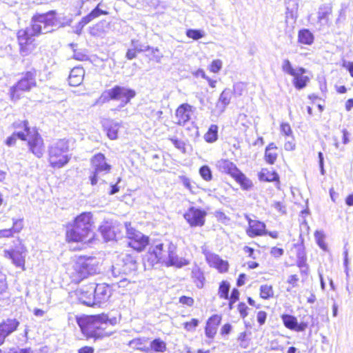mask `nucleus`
<instances>
[{"label": "nucleus", "instance_id": "9b49d317", "mask_svg": "<svg viewBox=\"0 0 353 353\" xmlns=\"http://www.w3.org/2000/svg\"><path fill=\"white\" fill-rule=\"evenodd\" d=\"M194 108L188 103L180 104L174 111L172 122L176 126H184L192 119Z\"/></svg>", "mask_w": 353, "mask_h": 353}, {"label": "nucleus", "instance_id": "72a5a7b5", "mask_svg": "<svg viewBox=\"0 0 353 353\" xmlns=\"http://www.w3.org/2000/svg\"><path fill=\"white\" fill-rule=\"evenodd\" d=\"M13 128H14V131L13 132L11 136L8 137L6 139L5 141L6 144L9 147L14 145L18 139L22 141L26 140L27 134H26V131H24V130L21 128V126L18 127L17 128H15L14 126Z\"/></svg>", "mask_w": 353, "mask_h": 353}, {"label": "nucleus", "instance_id": "f3484780", "mask_svg": "<svg viewBox=\"0 0 353 353\" xmlns=\"http://www.w3.org/2000/svg\"><path fill=\"white\" fill-rule=\"evenodd\" d=\"M135 96V90L126 87L115 86L112 89V100L118 101L121 107L128 103Z\"/></svg>", "mask_w": 353, "mask_h": 353}, {"label": "nucleus", "instance_id": "3c124183", "mask_svg": "<svg viewBox=\"0 0 353 353\" xmlns=\"http://www.w3.org/2000/svg\"><path fill=\"white\" fill-rule=\"evenodd\" d=\"M199 324V321L197 319L192 318L190 321L184 322L183 326L187 332H192L195 330Z\"/></svg>", "mask_w": 353, "mask_h": 353}, {"label": "nucleus", "instance_id": "4468645a", "mask_svg": "<svg viewBox=\"0 0 353 353\" xmlns=\"http://www.w3.org/2000/svg\"><path fill=\"white\" fill-rule=\"evenodd\" d=\"M74 270L80 279L85 278L89 274L97 272L95 259L92 257H81L74 265Z\"/></svg>", "mask_w": 353, "mask_h": 353}, {"label": "nucleus", "instance_id": "bb28decb", "mask_svg": "<svg viewBox=\"0 0 353 353\" xmlns=\"http://www.w3.org/2000/svg\"><path fill=\"white\" fill-rule=\"evenodd\" d=\"M74 224L81 228V230L92 236V238L93 237L92 232V214L90 212H83L81 214L75 219Z\"/></svg>", "mask_w": 353, "mask_h": 353}, {"label": "nucleus", "instance_id": "774afa93", "mask_svg": "<svg viewBox=\"0 0 353 353\" xmlns=\"http://www.w3.org/2000/svg\"><path fill=\"white\" fill-rule=\"evenodd\" d=\"M342 67L345 68L350 72V76L353 78V62L343 61Z\"/></svg>", "mask_w": 353, "mask_h": 353}, {"label": "nucleus", "instance_id": "a878e982", "mask_svg": "<svg viewBox=\"0 0 353 353\" xmlns=\"http://www.w3.org/2000/svg\"><path fill=\"white\" fill-rule=\"evenodd\" d=\"M307 70L303 67L296 68V72L292 75L294 87L298 90L305 88L310 81V77L305 75Z\"/></svg>", "mask_w": 353, "mask_h": 353}, {"label": "nucleus", "instance_id": "37998d69", "mask_svg": "<svg viewBox=\"0 0 353 353\" xmlns=\"http://www.w3.org/2000/svg\"><path fill=\"white\" fill-rule=\"evenodd\" d=\"M314 237L318 245L324 251L327 250V246L325 241V234L323 232L315 231Z\"/></svg>", "mask_w": 353, "mask_h": 353}, {"label": "nucleus", "instance_id": "2eb2a0df", "mask_svg": "<svg viewBox=\"0 0 353 353\" xmlns=\"http://www.w3.org/2000/svg\"><path fill=\"white\" fill-rule=\"evenodd\" d=\"M230 288V285L228 281H221L218 288V296L221 299L228 300L229 307L231 309L233 305L239 301L240 292L237 288H234L232 290L230 295H229Z\"/></svg>", "mask_w": 353, "mask_h": 353}, {"label": "nucleus", "instance_id": "4c0bfd02", "mask_svg": "<svg viewBox=\"0 0 353 353\" xmlns=\"http://www.w3.org/2000/svg\"><path fill=\"white\" fill-rule=\"evenodd\" d=\"M274 287L271 284H263L259 287V297L263 300H270L274 297Z\"/></svg>", "mask_w": 353, "mask_h": 353}, {"label": "nucleus", "instance_id": "f03ea898", "mask_svg": "<svg viewBox=\"0 0 353 353\" xmlns=\"http://www.w3.org/2000/svg\"><path fill=\"white\" fill-rule=\"evenodd\" d=\"M108 285L104 283L96 285L90 283L78 288L75 294L79 301L87 306H94L107 300L110 295L107 294Z\"/></svg>", "mask_w": 353, "mask_h": 353}, {"label": "nucleus", "instance_id": "6e6552de", "mask_svg": "<svg viewBox=\"0 0 353 353\" xmlns=\"http://www.w3.org/2000/svg\"><path fill=\"white\" fill-rule=\"evenodd\" d=\"M296 256V265L299 268L302 281L307 279L310 274V266L305 247L303 243L294 244L290 250Z\"/></svg>", "mask_w": 353, "mask_h": 353}, {"label": "nucleus", "instance_id": "7c9ffc66", "mask_svg": "<svg viewBox=\"0 0 353 353\" xmlns=\"http://www.w3.org/2000/svg\"><path fill=\"white\" fill-rule=\"evenodd\" d=\"M84 74L85 71L83 68L75 67L72 69L68 77V82L70 85L78 86L81 85L83 81Z\"/></svg>", "mask_w": 353, "mask_h": 353}, {"label": "nucleus", "instance_id": "ea45409f", "mask_svg": "<svg viewBox=\"0 0 353 353\" xmlns=\"http://www.w3.org/2000/svg\"><path fill=\"white\" fill-rule=\"evenodd\" d=\"M103 13L101 10L97 7L89 14L81 19V21L79 23V26L80 28H83L86 24Z\"/></svg>", "mask_w": 353, "mask_h": 353}, {"label": "nucleus", "instance_id": "c9c22d12", "mask_svg": "<svg viewBox=\"0 0 353 353\" xmlns=\"http://www.w3.org/2000/svg\"><path fill=\"white\" fill-rule=\"evenodd\" d=\"M167 345L166 343L161 339L160 338H157L152 340L150 346L144 350L145 352H164L166 351Z\"/></svg>", "mask_w": 353, "mask_h": 353}, {"label": "nucleus", "instance_id": "f8f14e48", "mask_svg": "<svg viewBox=\"0 0 353 353\" xmlns=\"http://www.w3.org/2000/svg\"><path fill=\"white\" fill-rule=\"evenodd\" d=\"M91 163L94 171L93 174L90 176V181L92 185H95L101 176L109 172L110 165L106 163L104 155L101 153L92 159Z\"/></svg>", "mask_w": 353, "mask_h": 353}, {"label": "nucleus", "instance_id": "e433bc0d", "mask_svg": "<svg viewBox=\"0 0 353 353\" xmlns=\"http://www.w3.org/2000/svg\"><path fill=\"white\" fill-rule=\"evenodd\" d=\"M191 278L193 283L198 288H202L204 286L205 278L201 269L196 267L192 270Z\"/></svg>", "mask_w": 353, "mask_h": 353}, {"label": "nucleus", "instance_id": "2f4dec72", "mask_svg": "<svg viewBox=\"0 0 353 353\" xmlns=\"http://www.w3.org/2000/svg\"><path fill=\"white\" fill-rule=\"evenodd\" d=\"M297 41L301 45L311 46L314 41V36L309 29L303 28L298 32Z\"/></svg>", "mask_w": 353, "mask_h": 353}, {"label": "nucleus", "instance_id": "de8ad7c7", "mask_svg": "<svg viewBox=\"0 0 353 353\" xmlns=\"http://www.w3.org/2000/svg\"><path fill=\"white\" fill-rule=\"evenodd\" d=\"M223 67V62L221 59H216L212 61L208 65L210 72L216 74L219 73Z\"/></svg>", "mask_w": 353, "mask_h": 353}, {"label": "nucleus", "instance_id": "412c9836", "mask_svg": "<svg viewBox=\"0 0 353 353\" xmlns=\"http://www.w3.org/2000/svg\"><path fill=\"white\" fill-rule=\"evenodd\" d=\"M92 236L87 234L81 230V228L74 224L70 225L66 231V240L68 242H88L92 239Z\"/></svg>", "mask_w": 353, "mask_h": 353}, {"label": "nucleus", "instance_id": "a19ab883", "mask_svg": "<svg viewBox=\"0 0 353 353\" xmlns=\"http://www.w3.org/2000/svg\"><path fill=\"white\" fill-rule=\"evenodd\" d=\"M110 29V22L103 21L95 25L92 28V32L98 36H102L104 33L108 32Z\"/></svg>", "mask_w": 353, "mask_h": 353}, {"label": "nucleus", "instance_id": "39448f33", "mask_svg": "<svg viewBox=\"0 0 353 353\" xmlns=\"http://www.w3.org/2000/svg\"><path fill=\"white\" fill-rule=\"evenodd\" d=\"M12 126L15 128L21 126L27 134L26 141H28L29 151L37 158L42 157L45 150L43 140L37 131L30 130L28 122L27 121H17L12 124Z\"/></svg>", "mask_w": 353, "mask_h": 353}, {"label": "nucleus", "instance_id": "20e7f679", "mask_svg": "<svg viewBox=\"0 0 353 353\" xmlns=\"http://www.w3.org/2000/svg\"><path fill=\"white\" fill-rule=\"evenodd\" d=\"M69 145L65 139H59L52 143L48 148L49 163L54 168L65 166L70 160L68 154Z\"/></svg>", "mask_w": 353, "mask_h": 353}, {"label": "nucleus", "instance_id": "473e14b6", "mask_svg": "<svg viewBox=\"0 0 353 353\" xmlns=\"http://www.w3.org/2000/svg\"><path fill=\"white\" fill-rule=\"evenodd\" d=\"M232 179L240 185L241 188L243 190H251L254 184L251 179L246 176V175L239 170Z\"/></svg>", "mask_w": 353, "mask_h": 353}, {"label": "nucleus", "instance_id": "13d9d810", "mask_svg": "<svg viewBox=\"0 0 353 353\" xmlns=\"http://www.w3.org/2000/svg\"><path fill=\"white\" fill-rule=\"evenodd\" d=\"M268 317V313L265 311L261 310L256 313V321L259 325L265 323Z\"/></svg>", "mask_w": 353, "mask_h": 353}, {"label": "nucleus", "instance_id": "c03bdc74", "mask_svg": "<svg viewBox=\"0 0 353 353\" xmlns=\"http://www.w3.org/2000/svg\"><path fill=\"white\" fill-rule=\"evenodd\" d=\"M281 134L285 137H293V130L288 122H281L280 124Z\"/></svg>", "mask_w": 353, "mask_h": 353}, {"label": "nucleus", "instance_id": "a211bd4d", "mask_svg": "<svg viewBox=\"0 0 353 353\" xmlns=\"http://www.w3.org/2000/svg\"><path fill=\"white\" fill-rule=\"evenodd\" d=\"M222 315L221 314H214L211 315L206 321L204 327V332L209 342L214 341L218 332V328L222 321Z\"/></svg>", "mask_w": 353, "mask_h": 353}, {"label": "nucleus", "instance_id": "0eeeda50", "mask_svg": "<svg viewBox=\"0 0 353 353\" xmlns=\"http://www.w3.org/2000/svg\"><path fill=\"white\" fill-rule=\"evenodd\" d=\"M128 246L137 252H143L150 243V237L132 227L126 228Z\"/></svg>", "mask_w": 353, "mask_h": 353}, {"label": "nucleus", "instance_id": "7ed1b4c3", "mask_svg": "<svg viewBox=\"0 0 353 353\" xmlns=\"http://www.w3.org/2000/svg\"><path fill=\"white\" fill-rule=\"evenodd\" d=\"M65 22H61L60 19H57L56 12L51 10L45 14H40L34 16L32 18V34L37 35L40 34H46L51 32L57 28L70 26L72 19H66Z\"/></svg>", "mask_w": 353, "mask_h": 353}, {"label": "nucleus", "instance_id": "864d4df0", "mask_svg": "<svg viewBox=\"0 0 353 353\" xmlns=\"http://www.w3.org/2000/svg\"><path fill=\"white\" fill-rule=\"evenodd\" d=\"M145 49H142L138 46H134L133 48H130L127 50L125 57L128 60H132L137 57V54L143 52Z\"/></svg>", "mask_w": 353, "mask_h": 353}, {"label": "nucleus", "instance_id": "6e6d98bb", "mask_svg": "<svg viewBox=\"0 0 353 353\" xmlns=\"http://www.w3.org/2000/svg\"><path fill=\"white\" fill-rule=\"evenodd\" d=\"M230 99L231 96L229 90L225 89L221 93L219 100L223 105H227L230 103Z\"/></svg>", "mask_w": 353, "mask_h": 353}, {"label": "nucleus", "instance_id": "4be33fe9", "mask_svg": "<svg viewBox=\"0 0 353 353\" xmlns=\"http://www.w3.org/2000/svg\"><path fill=\"white\" fill-rule=\"evenodd\" d=\"M166 253L167 252L164 250V244L159 243L148 250L146 253L147 260L152 265L163 263Z\"/></svg>", "mask_w": 353, "mask_h": 353}, {"label": "nucleus", "instance_id": "8fccbe9b", "mask_svg": "<svg viewBox=\"0 0 353 353\" xmlns=\"http://www.w3.org/2000/svg\"><path fill=\"white\" fill-rule=\"evenodd\" d=\"M186 36L193 40H198L204 37V33L200 30L188 29L185 32Z\"/></svg>", "mask_w": 353, "mask_h": 353}, {"label": "nucleus", "instance_id": "0e129e2a", "mask_svg": "<svg viewBox=\"0 0 353 353\" xmlns=\"http://www.w3.org/2000/svg\"><path fill=\"white\" fill-rule=\"evenodd\" d=\"M181 181L182 182L183 185L190 191H192L193 186L192 184L191 180L185 176H181L179 177Z\"/></svg>", "mask_w": 353, "mask_h": 353}, {"label": "nucleus", "instance_id": "f257e3e1", "mask_svg": "<svg viewBox=\"0 0 353 353\" xmlns=\"http://www.w3.org/2000/svg\"><path fill=\"white\" fill-rule=\"evenodd\" d=\"M108 316L105 314L84 316L77 318V321L82 333L88 338L100 339L107 335Z\"/></svg>", "mask_w": 353, "mask_h": 353}, {"label": "nucleus", "instance_id": "dca6fc26", "mask_svg": "<svg viewBox=\"0 0 353 353\" xmlns=\"http://www.w3.org/2000/svg\"><path fill=\"white\" fill-rule=\"evenodd\" d=\"M248 225L245 228V234L250 238L264 236V232L267 227L265 222L256 219H252L249 215H245Z\"/></svg>", "mask_w": 353, "mask_h": 353}, {"label": "nucleus", "instance_id": "a18cd8bd", "mask_svg": "<svg viewBox=\"0 0 353 353\" xmlns=\"http://www.w3.org/2000/svg\"><path fill=\"white\" fill-rule=\"evenodd\" d=\"M199 172L201 178L205 181H210L212 179V173L209 166L202 165L199 168Z\"/></svg>", "mask_w": 353, "mask_h": 353}, {"label": "nucleus", "instance_id": "6ab92c4d", "mask_svg": "<svg viewBox=\"0 0 353 353\" xmlns=\"http://www.w3.org/2000/svg\"><path fill=\"white\" fill-rule=\"evenodd\" d=\"M280 317L285 327L290 330L301 332L305 331L309 327L307 322L301 321L299 323L297 318L292 314L284 313Z\"/></svg>", "mask_w": 353, "mask_h": 353}, {"label": "nucleus", "instance_id": "58836bf2", "mask_svg": "<svg viewBox=\"0 0 353 353\" xmlns=\"http://www.w3.org/2000/svg\"><path fill=\"white\" fill-rule=\"evenodd\" d=\"M218 125L212 124L203 136L205 142L212 143L218 139Z\"/></svg>", "mask_w": 353, "mask_h": 353}, {"label": "nucleus", "instance_id": "393cba45", "mask_svg": "<svg viewBox=\"0 0 353 353\" xmlns=\"http://www.w3.org/2000/svg\"><path fill=\"white\" fill-rule=\"evenodd\" d=\"M258 179L262 182L274 183L277 188H279L281 185L279 174L272 168H261L258 172Z\"/></svg>", "mask_w": 353, "mask_h": 353}, {"label": "nucleus", "instance_id": "5701e85b", "mask_svg": "<svg viewBox=\"0 0 353 353\" xmlns=\"http://www.w3.org/2000/svg\"><path fill=\"white\" fill-rule=\"evenodd\" d=\"M19 325L15 319H8L0 323V345H3L7 336L14 332Z\"/></svg>", "mask_w": 353, "mask_h": 353}, {"label": "nucleus", "instance_id": "e2e57ef3", "mask_svg": "<svg viewBox=\"0 0 353 353\" xmlns=\"http://www.w3.org/2000/svg\"><path fill=\"white\" fill-rule=\"evenodd\" d=\"M243 251L244 252V254H245V256L247 257H249L252 259H256V256H255V254H254V249L250 247V246H248V245H245L243 248Z\"/></svg>", "mask_w": 353, "mask_h": 353}, {"label": "nucleus", "instance_id": "cd10ccee", "mask_svg": "<svg viewBox=\"0 0 353 353\" xmlns=\"http://www.w3.org/2000/svg\"><path fill=\"white\" fill-rule=\"evenodd\" d=\"M216 167L220 172L232 178L240 170L234 163L227 159H221L218 161Z\"/></svg>", "mask_w": 353, "mask_h": 353}, {"label": "nucleus", "instance_id": "603ef678", "mask_svg": "<svg viewBox=\"0 0 353 353\" xmlns=\"http://www.w3.org/2000/svg\"><path fill=\"white\" fill-rule=\"evenodd\" d=\"M168 139L172 143L174 147L182 153L186 152V144L183 140L175 137H170Z\"/></svg>", "mask_w": 353, "mask_h": 353}, {"label": "nucleus", "instance_id": "423d86ee", "mask_svg": "<svg viewBox=\"0 0 353 353\" xmlns=\"http://www.w3.org/2000/svg\"><path fill=\"white\" fill-rule=\"evenodd\" d=\"M27 249L19 239L14 241V247L6 249L3 251V256L10 259L12 263L17 268L25 270L26 257Z\"/></svg>", "mask_w": 353, "mask_h": 353}, {"label": "nucleus", "instance_id": "c85d7f7f", "mask_svg": "<svg viewBox=\"0 0 353 353\" xmlns=\"http://www.w3.org/2000/svg\"><path fill=\"white\" fill-rule=\"evenodd\" d=\"M279 148L274 142L269 143L265 148L264 161L268 165H274L277 161Z\"/></svg>", "mask_w": 353, "mask_h": 353}, {"label": "nucleus", "instance_id": "680f3d73", "mask_svg": "<svg viewBox=\"0 0 353 353\" xmlns=\"http://www.w3.org/2000/svg\"><path fill=\"white\" fill-rule=\"evenodd\" d=\"M284 254V250L281 248L274 246L270 249V254L274 258H279Z\"/></svg>", "mask_w": 353, "mask_h": 353}, {"label": "nucleus", "instance_id": "bf43d9fd", "mask_svg": "<svg viewBox=\"0 0 353 353\" xmlns=\"http://www.w3.org/2000/svg\"><path fill=\"white\" fill-rule=\"evenodd\" d=\"M292 140L285 141L284 143V150L288 152H292L296 150V143L295 142L294 137H291Z\"/></svg>", "mask_w": 353, "mask_h": 353}, {"label": "nucleus", "instance_id": "69168bd1", "mask_svg": "<svg viewBox=\"0 0 353 353\" xmlns=\"http://www.w3.org/2000/svg\"><path fill=\"white\" fill-rule=\"evenodd\" d=\"M245 90V85L243 83H239L234 86V93L237 95H242Z\"/></svg>", "mask_w": 353, "mask_h": 353}, {"label": "nucleus", "instance_id": "5fc2aeb1", "mask_svg": "<svg viewBox=\"0 0 353 353\" xmlns=\"http://www.w3.org/2000/svg\"><path fill=\"white\" fill-rule=\"evenodd\" d=\"M282 70L292 76L296 72V69L293 68L291 62L288 59H285L282 64Z\"/></svg>", "mask_w": 353, "mask_h": 353}, {"label": "nucleus", "instance_id": "09e8293b", "mask_svg": "<svg viewBox=\"0 0 353 353\" xmlns=\"http://www.w3.org/2000/svg\"><path fill=\"white\" fill-rule=\"evenodd\" d=\"M299 277L296 274H290L287 280L286 283L288 285L289 288H287V291H290V288H295L299 286Z\"/></svg>", "mask_w": 353, "mask_h": 353}, {"label": "nucleus", "instance_id": "49530a36", "mask_svg": "<svg viewBox=\"0 0 353 353\" xmlns=\"http://www.w3.org/2000/svg\"><path fill=\"white\" fill-rule=\"evenodd\" d=\"M99 231L105 242L110 241V225L108 221L99 227Z\"/></svg>", "mask_w": 353, "mask_h": 353}, {"label": "nucleus", "instance_id": "9d476101", "mask_svg": "<svg viewBox=\"0 0 353 353\" xmlns=\"http://www.w3.org/2000/svg\"><path fill=\"white\" fill-rule=\"evenodd\" d=\"M207 212L201 208L190 206L183 213V217L191 228L203 227L205 223Z\"/></svg>", "mask_w": 353, "mask_h": 353}, {"label": "nucleus", "instance_id": "79ce46f5", "mask_svg": "<svg viewBox=\"0 0 353 353\" xmlns=\"http://www.w3.org/2000/svg\"><path fill=\"white\" fill-rule=\"evenodd\" d=\"M144 51H150V54H148V59L150 61H154L157 63H159L161 61V58L163 57L162 54L160 52L158 48H150V46H147L145 48Z\"/></svg>", "mask_w": 353, "mask_h": 353}, {"label": "nucleus", "instance_id": "aec40b11", "mask_svg": "<svg viewBox=\"0 0 353 353\" xmlns=\"http://www.w3.org/2000/svg\"><path fill=\"white\" fill-rule=\"evenodd\" d=\"M205 258L208 265L216 269L219 273L225 274L229 271V262L221 259L218 254L208 252L205 254Z\"/></svg>", "mask_w": 353, "mask_h": 353}, {"label": "nucleus", "instance_id": "ddd939ff", "mask_svg": "<svg viewBox=\"0 0 353 353\" xmlns=\"http://www.w3.org/2000/svg\"><path fill=\"white\" fill-rule=\"evenodd\" d=\"M32 28L22 29L17 32V39L20 46V53L22 56L28 55L34 49V45L32 43L34 39Z\"/></svg>", "mask_w": 353, "mask_h": 353}, {"label": "nucleus", "instance_id": "b1692460", "mask_svg": "<svg viewBox=\"0 0 353 353\" xmlns=\"http://www.w3.org/2000/svg\"><path fill=\"white\" fill-rule=\"evenodd\" d=\"M168 258L164 260L166 266H174L180 268L189 264V261L185 258H180L176 254V247H170L168 250Z\"/></svg>", "mask_w": 353, "mask_h": 353}, {"label": "nucleus", "instance_id": "4d7b16f0", "mask_svg": "<svg viewBox=\"0 0 353 353\" xmlns=\"http://www.w3.org/2000/svg\"><path fill=\"white\" fill-rule=\"evenodd\" d=\"M179 302L182 305L192 307L194 304V299L192 296L183 295L179 297Z\"/></svg>", "mask_w": 353, "mask_h": 353}, {"label": "nucleus", "instance_id": "052dcab7", "mask_svg": "<svg viewBox=\"0 0 353 353\" xmlns=\"http://www.w3.org/2000/svg\"><path fill=\"white\" fill-rule=\"evenodd\" d=\"M110 99V90H105L102 93L101 97L99 98V99L97 101V104H103L104 103H106L109 101Z\"/></svg>", "mask_w": 353, "mask_h": 353}, {"label": "nucleus", "instance_id": "1a4fd4ad", "mask_svg": "<svg viewBox=\"0 0 353 353\" xmlns=\"http://www.w3.org/2000/svg\"><path fill=\"white\" fill-rule=\"evenodd\" d=\"M37 70L32 69L26 72L17 83L11 88L10 94L12 98L19 99L20 91H29L37 85L36 83Z\"/></svg>", "mask_w": 353, "mask_h": 353}, {"label": "nucleus", "instance_id": "c756f323", "mask_svg": "<svg viewBox=\"0 0 353 353\" xmlns=\"http://www.w3.org/2000/svg\"><path fill=\"white\" fill-rule=\"evenodd\" d=\"M332 15V7L330 5H324L319 8L317 12V22L321 26L330 25Z\"/></svg>", "mask_w": 353, "mask_h": 353}, {"label": "nucleus", "instance_id": "f704fd0d", "mask_svg": "<svg viewBox=\"0 0 353 353\" xmlns=\"http://www.w3.org/2000/svg\"><path fill=\"white\" fill-rule=\"evenodd\" d=\"M23 228L21 220H17L13 222L12 227L8 229L0 230V238H10L14 234L19 233Z\"/></svg>", "mask_w": 353, "mask_h": 353}, {"label": "nucleus", "instance_id": "338daca9", "mask_svg": "<svg viewBox=\"0 0 353 353\" xmlns=\"http://www.w3.org/2000/svg\"><path fill=\"white\" fill-rule=\"evenodd\" d=\"M238 310L241 317L245 318L248 316V307L244 303H239L237 306Z\"/></svg>", "mask_w": 353, "mask_h": 353}]
</instances>
